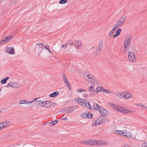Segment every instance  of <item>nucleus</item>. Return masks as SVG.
Returning <instances> with one entry per match:
<instances>
[{"mask_svg":"<svg viewBox=\"0 0 147 147\" xmlns=\"http://www.w3.org/2000/svg\"><path fill=\"white\" fill-rule=\"evenodd\" d=\"M90 83L95 85H98L100 84L99 80L96 78H92Z\"/></svg>","mask_w":147,"mask_h":147,"instance_id":"obj_18","label":"nucleus"},{"mask_svg":"<svg viewBox=\"0 0 147 147\" xmlns=\"http://www.w3.org/2000/svg\"><path fill=\"white\" fill-rule=\"evenodd\" d=\"M58 121H52L50 123V125L51 126H53L54 125L57 123Z\"/></svg>","mask_w":147,"mask_h":147,"instance_id":"obj_38","label":"nucleus"},{"mask_svg":"<svg viewBox=\"0 0 147 147\" xmlns=\"http://www.w3.org/2000/svg\"><path fill=\"white\" fill-rule=\"evenodd\" d=\"M63 81L66 84L69 90H71V88L70 85L69 83L68 82V80L67 78L65 75H63Z\"/></svg>","mask_w":147,"mask_h":147,"instance_id":"obj_19","label":"nucleus"},{"mask_svg":"<svg viewBox=\"0 0 147 147\" xmlns=\"http://www.w3.org/2000/svg\"><path fill=\"white\" fill-rule=\"evenodd\" d=\"M4 41V40L3 39L0 41V45L5 43Z\"/></svg>","mask_w":147,"mask_h":147,"instance_id":"obj_41","label":"nucleus"},{"mask_svg":"<svg viewBox=\"0 0 147 147\" xmlns=\"http://www.w3.org/2000/svg\"><path fill=\"white\" fill-rule=\"evenodd\" d=\"M119 26L117 24H115L114 26L113 27V29L115 31V30L117 29Z\"/></svg>","mask_w":147,"mask_h":147,"instance_id":"obj_40","label":"nucleus"},{"mask_svg":"<svg viewBox=\"0 0 147 147\" xmlns=\"http://www.w3.org/2000/svg\"><path fill=\"white\" fill-rule=\"evenodd\" d=\"M59 94L58 91H55L53 93H51L49 95L50 97L53 98L57 96Z\"/></svg>","mask_w":147,"mask_h":147,"instance_id":"obj_25","label":"nucleus"},{"mask_svg":"<svg viewBox=\"0 0 147 147\" xmlns=\"http://www.w3.org/2000/svg\"><path fill=\"white\" fill-rule=\"evenodd\" d=\"M3 129L5 128L8 127L10 124L11 123L9 121H5L1 123Z\"/></svg>","mask_w":147,"mask_h":147,"instance_id":"obj_20","label":"nucleus"},{"mask_svg":"<svg viewBox=\"0 0 147 147\" xmlns=\"http://www.w3.org/2000/svg\"><path fill=\"white\" fill-rule=\"evenodd\" d=\"M67 44H66L64 45H63L62 46V47L63 48H66L67 47Z\"/></svg>","mask_w":147,"mask_h":147,"instance_id":"obj_45","label":"nucleus"},{"mask_svg":"<svg viewBox=\"0 0 147 147\" xmlns=\"http://www.w3.org/2000/svg\"><path fill=\"white\" fill-rule=\"evenodd\" d=\"M122 147H128V146L127 145H125L123 146Z\"/></svg>","mask_w":147,"mask_h":147,"instance_id":"obj_49","label":"nucleus"},{"mask_svg":"<svg viewBox=\"0 0 147 147\" xmlns=\"http://www.w3.org/2000/svg\"><path fill=\"white\" fill-rule=\"evenodd\" d=\"M82 99L79 97H77L74 99V100L76 102L80 104Z\"/></svg>","mask_w":147,"mask_h":147,"instance_id":"obj_31","label":"nucleus"},{"mask_svg":"<svg viewBox=\"0 0 147 147\" xmlns=\"http://www.w3.org/2000/svg\"><path fill=\"white\" fill-rule=\"evenodd\" d=\"M82 47V41L80 40H77L75 41L74 45L75 49L77 50H80Z\"/></svg>","mask_w":147,"mask_h":147,"instance_id":"obj_10","label":"nucleus"},{"mask_svg":"<svg viewBox=\"0 0 147 147\" xmlns=\"http://www.w3.org/2000/svg\"><path fill=\"white\" fill-rule=\"evenodd\" d=\"M45 48L49 52V53L53 54V52L50 49L49 46L48 45L45 46Z\"/></svg>","mask_w":147,"mask_h":147,"instance_id":"obj_34","label":"nucleus"},{"mask_svg":"<svg viewBox=\"0 0 147 147\" xmlns=\"http://www.w3.org/2000/svg\"><path fill=\"white\" fill-rule=\"evenodd\" d=\"M88 96V95L87 93L83 95V96L84 98H86Z\"/></svg>","mask_w":147,"mask_h":147,"instance_id":"obj_46","label":"nucleus"},{"mask_svg":"<svg viewBox=\"0 0 147 147\" xmlns=\"http://www.w3.org/2000/svg\"><path fill=\"white\" fill-rule=\"evenodd\" d=\"M80 143L86 145L100 146L105 145L107 144V142L106 141L102 142L100 140L97 141L92 139H88L86 141L80 142Z\"/></svg>","mask_w":147,"mask_h":147,"instance_id":"obj_2","label":"nucleus"},{"mask_svg":"<svg viewBox=\"0 0 147 147\" xmlns=\"http://www.w3.org/2000/svg\"><path fill=\"white\" fill-rule=\"evenodd\" d=\"M92 48H94V47H92Z\"/></svg>","mask_w":147,"mask_h":147,"instance_id":"obj_53","label":"nucleus"},{"mask_svg":"<svg viewBox=\"0 0 147 147\" xmlns=\"http://www.w3.org/2000/svg\"><path fill=\"white\" fill-rule=\"evenodd\" d=\"M131 40L130 37H127L125 39L124 43V47L125 49H127L129 48Z\"/></svg>","mask_w":147,"mask_h":147,"instance_id":"obj_13","label":"nucleus"},{"mask_svg":"<svg viewBox=\"0 0 147 147\" xmlns=\"http://www.w3.org/2000/svg\"><path fill=\"white\" fill-rule=\"evenodd\" d=\"M140 107L144 108V109H147V107L146 106L142 105L140 106Z\"/></svg>","mask_w":147,"mask_h":147,"instance_id":"obj_42","label":"nucleus"},{"mask_svg":"<svg viewBox=\"0 0 147 147\" xmlns=\"http://www.w3.org/2000/svg\"><path fill=\"white\" fill-rule=\"evenodd\" d=\"M103 119L101 118H99L96 119L93 123L92 125L95 126L102 124L103 123Z\"/></svg>","mask_w":147,"mask_h":147,"instance_id":"obj_16","label":"nucleus"},{"mask_svg":"<svg viewBox=\"0 0 147 147\" xmlns=\"http://www.w3.org/2000/svg\"><path fill=\"white\" fill-rule=\"evenodd\" d=\"M114 133L115 134L122 135L127 138L131 137V133L128 131L115 130L114 131Z\"/></svg>","mask_w":147,"mask_h":147,"instance_id":"obj_3","label":"nucleus"},{"mask_svg":"<svg viewBox=\"0 0 147 147\" xmlns=\"http://www.w3.org/2000/svg\"><path fill=\"white\" fill-rule=\"evenodd\" d=\"M3 129L2 126V124L1 123H0V130Z\"/></svg>","mask_w":147,"mask_h":147,"instance_id":"obj_48","label":"nucleus"},{"mask_svg":"<svg viewBox=\"0 0 147 147\" xmlns=\"http://www.w3.org/2000/svg\"><path fill=\"white\" fill-rule=\"evenodd\" d=\"M93 115L88 112H83L81 115V117L83 118L90 119L92 118Z\"/></svg>","mask_w":147,"mask_h":147,"instance_id":"obj_7","label":"nucleus"},{"mask_svg":"<svg viewBox=\"0 0 147 147\" xmlns=\"http://www.w3.org/2000/svg\"><path fill=\"white\" fill-rule=\"evenodd\" d=\"M20 84L18 82H10L5 87L14 89H18L20 88Z\"/></svg>","mask_w":147,"mask_h":147,"instance_id":"obj_6","label":"nucleus"},{"mask_svg":"<svg viewBox=\"0 0 147 147\" xmlns=\"http://www.w3.org/2000/svg\"><path fill=\"white\" fill-rule=\"evenodd\" d=\"M104 88L102 86H98L97 87L95 90L97 94L100 92H103Z\"/></svg>","mask_w":147,"mask_h":147,"instance_id":"obj_23","label":"nucleus"},{"mask_svg":"<svg viewBox=\"0 0 147 147\" xmlns=\"http://www.w3.org/2000/svg\"><path fill=\"white\" fill-rule=\"evenodd\" d=\"M43 43L41 42L39 43L36 45L35 50L38 52L40 53L43 49Z\"/></svg>","mask_w":147,"mask_h":147,"instance_id":"obj_15","label":"nucleus"},{"mask_svg":"<svg viewBox=\"0 0 147 147\" xmlns=\"http://www.w3.org/2000/svg\"><path fill=\"white\" fill-rule=\"evenodd\" d=\"M124 91L118 92L117 96L119 98H124Z\"/></svg>","mask_w":147,"mask_h":147,"instance_id":"obj_26","label":"nucleus"},{"mask_svg":"<svg viewBox=\"0 0 147 147\" xmlns=\"http://www.w3.org/2000/svg\"><path fill=\"white\" fill-rule=\"evenodd\" d=\"M95 87L94 85H92L88 87V90L90 92H93L95 90Z\"/></svg>","mask_w":147,"mask_h":147,"instance_id":"obj_27","label":"nucleus"},{"mask_svg":"<svg viewBox=\"0 0 147 147\" xmlns=\"http://www.w3.org/2000/svg\"><path fill=\"white\" fill-rule=\"evenodd\" d=\"M84 78L86 81L90 82L92 80V76L89 73L88 71L85 72L83 74Z\"/></svg>","mask_w":147,"mask_h":147,"instance_id":"obj_9","label":"nucleus"},{"mask_svg":"<svg viewBox=\"0 0 147 147\" xmlns=\"http://www.w3.org/2000/svg\"><path fill=\"white\" fill-rule=\"evenodd\" d=\"M115 32V31L113 29H112L111 30L109 34V37L110 38H111L113 36V34Z\"/></svg>","mask_w":147,"mask_h":147,"instance_id":"obj_30","label":"nucleus"},{"mask_svg":"<svg viewBox=\"0 0 147 147\" xmlns=\"http://www.w3.org/2000/svg\"><path fill=\"white\" fill-rule=\"evenodd\" d=\"M126 19V17L125 16H123L121 17L119 20L117 22V24L119 26L122 25L124 22H125Z\"/></svg>","mask_w":147,"mask_h":147,"instance_id":"obj_17","label":"nucleus"},{"mask_svg":"<svg viewBox=\"0 0 147 147\" xmlns=\"http://www.w3.org/2000/svg\"><path fill=\"white\" fill-rule=\"evenodd\" d=\"M5 52L8 54L10 55H14L15 54V51L14 48L11 47H7L5 50Z\"/></svg>","mask_w":147,"mask_h":147,"instance_id":"obj_8","label":"nucleus"},{"mask_svg":"<svg viewBox=\"0 0 147 147\" xmlns=\"http://www.w3.org/2000/svg\"><path fill=\"white\" fill-rule=\"evenodd\" d=\"M2 1H3V0H0V3H2Z\"/></svg>","mask_w":147,"mask_h":147,"instance_id":"obj_50","label":"nucleus"},{"mask_svg":"<svg viewBox=\"0 0 147 147\" xmlns=\"http://www.w3.org/2000/svg\"><path fill=\"white\" fill-rule=\"evenodd\" d=\"M67 3V0H60L59 1V3L60 4H64Z\"/></svg>","mask_w":147,"mask_h":147,"instance_id":"obj_33","label":"nucleus"},{"mask_svg":"<svg viewBox=\"0 0 147 147\" xmlns=\"http://www.w3.org/2000/svg\"><path fill=\"white\" fill-rule=\"evenodd\" d=\"M9 79V77H7L4 78L1 81V83L2 84H4L6 83L7 80Z\"/></svg>","mask_w":147,"mask_h":147,"instance_id":"obj_28","label":"nucleus"},{"mask_svg":"<svg viewBox=\"0 0 147 147\" xmlns=\"http://www.w3.org/2000/svg\"><path fill=\"white\" fill-rule=\"evenodd\" d=\"M103 92H106L109 94H111V90L108 89H105L104 88Z\"/></svg>","mask_w":147,"mask_h":147,"instance_id":"obj_36","label":"nucleus"},{"mask_svg":"<svg viewBox=\"0 0 147 147\" xmlns=\"http://www.w3.org/2000/svg\"><path fill=\"white\" fill-rule=\"evenodd\" d=\"M36 104L39 106L45 107H48L50 106V101L49 100H39L37 101Z\"/></svg>","mask_w":147,"mask_h":147,"instance_id":"obj_5","label":"nucleus"},{"mask_svg":"<svg viewBox=\"0 0 147 147\" xmlns=\"http://www.w3.org/2000/svg\"><path fill=\"white\" fill-rule=\"evenodd\" d=\"M100 107L97 103H94L93 105V108L95 110L98 111Z\"/></svg>","mask_w":147,"mask_h":147,"instance_id":"obj_29","label":"nucleus"},{"mask_svg":"<svg viewBox=\"0 0 147 147\" xmlns=\"http://www.w3.org/2000/svg\"><path fill=\"white\" fill-rule=\"evenodd\" d=\"M13 38V36L12 35H10L6 37L4 39V42L5 43H7L11 40Z\"/></svg>","mask_w":147,"mask_h":147,"instance_id":"obj_21","label":"nucleus"},{"mask_svg":"<svg viewBox=\"0 0 147 147\" xmlns=\"http://www.w3.org/2000/svg\"><path fill=\"white\" fill-rule=\"evenodd\" d=\"M2 89L1 88L0 89V91H1V90Z\"/></svg>","mask_w":147,"mask_h":147,"instance_id":"obj_51","label":"nucleus"},{"mask_svg":"<svg viewBox=\"0 0 147 147\" xmlns=\"http://www.w3.org/2000/svg\"><path fill=\"white\" fill-rule=\"evenodd\" d=\"M133 97L132 94L130 92L125 91H124L123 99L125 100H128Z\"/></svg>","mask_w":147,"mask_h":147,"instance_id":"obj_12","label":"nucleus"},{"mask_svg":"<svg viewBox=\"0 0 147 147\" xmlns=\"http://www.w3.org/2000/svg\"><path fill=\"white\" fill-rule=\"evenodd\" d=\"M103 42L102 41H101L100 42L99 44L97 47V48L102 49V45H103Z\"/></svg>","mask_w":147,"mask_h":147,"instance_id":"obj_35","label":"nucleus"},{"mask_svg":"<svg viewBox=\"0 0 147 147\" xmlns=\"http://www.w3.org/2000/svg\"><path fill=\"white\" fill-rule=\"evenodd\" d=\"M77 91L78 93H81L82 92H86V90H83L81 88L78 89Z\"/></svg>","mask_w":147,"mask_h":147,"instance_id":"obj_37","label":"nucleus"},{"mask_svg":"<svg viewBox=\"0 0 147 147\" xmlns=\"http://www.w3.org/2000/svg\"><path fill=\"white\" fill-rule=\"evenodd\" d=\"M85 102V103H84L82 106L89 109H91V106L90 105L89 101L88 100H86Z\"/></svg>","mask_w":147,"mask_h":147,"instance_id":"obj_22","label":"nucleus"},{"mask_svg":"<svg viewBox=\"0 0 147 147\" xmlns=\"http://www.w3.org/2000/svg\"><path fill=\"white\" fill-rule=\"evenodd\" d=\"M86 99H82L81 102L80 103V104L82 106L84 105L85 103L86 102Z\"/></svg>","mask_w":147,"mask_h":147,"instance_id":"obj_39","label":"nucleus"},{"mask_svg":"<svg viewBox=\"0 0 147 147\" xmlns=\"http://www.w3.org/2000/svg\"><path fill=\"white\" fill-rule=\"evenodd\" d=\"M39 98H34L32 101H28L25 100H21L19 101V103L20 105H21L24 104H29L36 101Z\"/></svg>","mask_w":147,"mask_h":147,"instance_id":"obj_14","label":"nucleus"},{"mask_svg":"<svg viewBox=\"0 0 147 147\" xmlns=\"http://www.w3.org/2000/svg\"><path fill=\"white\" fill-rule=\"evenodd\" d=\"M69 43L71 45H73V42L71 40L69 41Z\"/></svg>","mask_w":147,"mask_h":147,"instance_id":"obj_43","label":"nucleus"},{"mask_svg":"<svg viewBox=\"0 0 147 147\" xmlns=\"http://www.w3.org/2000/svg\"><path fill=\"white\" fill-rule=\"evenodd\" d=\"M99 112L102 117L107 115L108 113V111L103 107H100L98 110Z\"/></svg>","mask_w":147,"mask_h":147,"instance_id":"obj_11","label":"nucleus"},{"mask_svg":"<svg viewBox=\"0 0 147 147\" xmlns=\"http://www.w3.org/2000/svg\"><path fill=\"white\" fill-rule=\"evenodd\" d=\"M61 120H64L66 121V120H67V117H65V118H61Z\"/></svg>","mask_w":147,"mask_h":147,"instance_id":"obj_47","label":"nucleus"},{"mask_svg":"<svg viewBox=\"0 0 147 147\" xmlns=\"http://www.w3.org/2000/svg\"><path fill=\"white\" fill-rule=\"evenodd\" d=\"M109 106L116 111L122 113L131 114L135 112V111L132 109L130 110L129 109L123 107L121 106L116 105L111 101L108 103Z\"/></svg>","mask_w":147,"mask_h":147,"instance_id":"obj_1","label":"nucleus"},{"mask_svg":"<svg viewBox=\"0 0 147 147\" xmlns=\"http://www.w3.org/2000/svg\"><path fill=\"white\" fill-rule=\"evenodd\" d=\"M128 59L129 61L131 63L135 62L136 57L135 53L133 51H130L128 54Z\"/></svg>","mask_w":147,"mask_h":147,"instance_id":"obj_4","label":"nucleus"},{"mask_svg":"<svg viewBox=\"0 0 147 147\" xmlns=\"http://www.w3.org/2000/svg\"><path fill=\"white\" fill-rule=\"evenodd\" d=\"M121 32V30L120 28H119L116 31L115 34L113 36V38H115L116 37L119 35Z\"/></svg>","mask_w":147,"mask_h":147,"instance_id":"obj_24","label":"nucleus"},{"mask_svg":"<svg viewBox=\"0 0 147 147\" xmlns=\"http://www.w3.org/2000/svg\"><path fill=\"white\" fill-rule=\"evenodd\" d=\"M54 104H55V102H54Z\"/></svg>","mask_w":147,"mask_h":147,"instance_id":"obj_52","label":"nucleus"},{"mask_svg":"<svg viewBox=\"0 0 147 147\" xmlns=\"http://www.w3.org/2000/svg\"><path fill=\"white\" fill-rule=\"evenodd\" d=\"M102 49L97 48L95 52V53L96 55H98L100 54L101 51Z\"/></svg>","mask_w":147,"mask_h":147,"instance_id":"obj_32","label":"nucleus"},{"mask_svg":"<svg viewBox=\"0 0 147 147\" xmlns=\"http://www.w3.org/2000/svg\"><path fill=\"white\" fill-rule=\"evenodd\" d=\"M142 147H147V144L144 143L142 145Z\"/></svg>","mask_w":147,"mask_h":147,"instance_id":"obj_44","label":"nucleus"}]
</instances>
